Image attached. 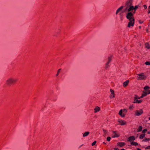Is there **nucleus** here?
I'll use <instances>...</instances> for the list:
<instances>
[{"label": "nucleus", "mask_w": 150, "mask_h": 150, "mask_svg": "<svg viewBox=\"0 0 150 150\" xmlns=\"http://www.w3.org/2000/svg\"><path fill=\"white\" fill-rule=\"evenodd\" d=\"M147 93H146V91H143V93L141 96L139 97H138L137 95H135V97H134V98H135V99H138L142 98L144 97L147 96Z\"/></svg>", "instance_id": "nucleus-4"}, {"label": "nucleus", "mask_w": 150, "mask_h": 150, "mask_svg": "<svg viewBox=\"0 0 150 150\" xmlns=\"http://www.w3.org/2000/svg\"><path fill=\"white\" fill-rule=\"evenodd\" d=\"M133 0H128L125 4V8L124 11H132L133 10H136L138 8V5H136L134 7L132 5Z\"/></svg>", "instance_id": "nucleus-2"}, {"label": "nucleus", "mask_w": 150, "mask_h": 150, "mask_svg": "<svg viewBox=\"0 0 150 150\" xmlns=\"http://www.w3.org/2000/svg\"><path fill=\"white\" fill-rule=\"evenodd\" d=\"M121 150H125V149H122Z\"/></svg>", "instance_id": "nucleus-44"}, {"label": "nucleus", "mask_w": 150, "mask_h": 150, "mask_svg": "<svg viewBox=\"0 0 150 150\" xmlns=\"http://www.w3.org/2000/svg\"><path fill=\"white\" fill-rule=\"evenodd\" d=\"M112 132H113V137H119L120 135L119 134H118L117 133L116 131H113Z\"/></svg>", "instance_id": "nucleus-9"}, {"label": "nucleus", "mask_w": 150, "mask_h": 150, "mask_svg": "<svg viewBox=\"0 0 150 150\" xmlns=\"http://www.w3.org/2000/svg\"><path fill=\"white\" fill-rule=\"evenodd\" d=\"M146 93H147V94H150V90H148L146 91Z\"/></svg>", "instance_id": "nucleus-34"}, {"label": "nucleus", "mask_w": 150, "mask_h": 150, "mask_svg": "<svg viewBox=\"0 0 150 150\" xmlns=\"http://www.w3.org/2000/svg\"><path fill=\"white\" fill-rule=\"evenodd\" d=\"M134 101L133 102L134 103H140L142 101V100H138L137 99H135V98L134 99Z\"/></svg>", "instance_id": "nucleus-12"}, {"label": "nucleus", "mask_w": 150, "mask_h": 150, "mask_svg": "<svg viewBox=\"0 0 150 150\" xmlns=\"http://www.w3.org/2000/svg\"><path fill=\"white\" fill-rule=\"evenodd\" d=\"M110 91L111 93V94L112 95V98H114L115 97V94H114V91L112 89H110Z\"/></svg>", "instance_id": "nucleus-15"}, {"label": "nucleus", "mask_w": 150, "mask_h": 150, "mask_svg": "<svg viewBox=\"0 0 150 150\" xmlns=\"http://www.w3.org/2000/svg\"><path fill=\"white\" fill-rule=\"evenodd\" d=\"M125 144V143L123 142H119L118 143V145L120 146H122Z\"/></svg>", "instance_id": "nucleus-17"}, {"label": "nucleus", "mask_w": 150, "mask_h": 150, "mask_svg": "<svg viewBox=\"0 0 150 150\" xmlns=\"http://www.w3.org/2000/svg\"><path fill=\"white\" fill-rule=\"evenodd\" d=\"M135 139L134 137L133 136H131L129 138V141H131L132 140H134Z\"/></svg>", "instance_id": "nucleus-14"}, {"label": "nucleus", "mask_w": 150, "mask_h": 150, "mask_svg": "<svg viewBox=\"0 0 150 150\" xmlns=\"http://www.w3.org/2000/svg\"><path fill=\"white\" fill-rule=\"evenodd\" d=\"M145 64L147 65H150V62H146L145 63Z\"/></svg>", "instance_id": "nucleus-26"}, {"label": "nucleus", "mask_w": 150, "mask_h": 150, "mask_svg": "<svg viewBox=\"0 0 150 150\" xmlns=\"http://www.w3.org/2000/svg\"><path fill=\"white\" fill-rule=\"evenodd\" d=\"M110 98H112V94H111V95L110 96Z\"/></svg>", "instance_id": "nucleus-37"}, {"label": "nucleus", "mask_w": 150, "mask_h": 150, "mask_svg": "<svg viewBox=\"0 0 150 150\" xmlns=\"http://www.w3.org/2000/svg\"><path fill=\"white\" fill-rule=\"evenodd\" d=\"M137 150H142L140 148H137Z\"/></svg>", "instance_id": "nucleus-40"}, {"label": "nucleus", "mask_w": 150, "mask_h": 150, "mask_svg": "<svg viewBox=\"0 0 150 150\" xmlns=\"http://www.w3.org/2000/svg\"><path fill=\"white\" fill-rule=\"evenodd\" d=\"M144 7L145 9H146L147 8V6L146 5H144Z\"/></svg>", "instance_id": "nucleus-33"}, {"label": "nucleus", "mask_w": 150, "mask_h": 150, "mask_svg": "<svg viewBox=\"0 0 150 150\" xmlns=\"http://www.w3.org/2000/svg\"><path fill=\"white\" fill-rule=\"evenodd\" d=\"M150 88V87L148 86H146L144 88V89L145 90V91H146L148 90V89H149Z\"/></svg>", "instance_id": "nucleus-16"}, {"label": "nucleus", "mask_w": 150, "mask_h": 150, "mask_svg": "<svg viewBox=\"0 0 150 150\" xmlns=\"http://www.w3.org/2000/svg\"><path fill=\"white\" fill-rule=\"evenodd\" d=\"M114 150H119V149L117 148H115L114 149Z\"/></svg>", "instance_id": "nucleus-38"}, {"label": "nucleus", "mask_w": 150, "mask_h": 150, "mask_svg": "<svg viewBox=\"0 0 150 150\" xmlns=\"http://www.w3.org/2000/svg\"><path fill=\"white\" fill-rule=\"evenodd\" d=\"M118 122L121 125H125L126 122L122 120H118Z\"/></svg>", "instance_id": "nucleus-8"}, {"label": "nucleus", "mask_w": 150, "mask_h": 150, "mask_svg": "<svg viewBox=\"0 0 150 150\" xmlns=\"http://www.w3.org/2000/svg\"><path fill=\"white\" fill-rule=\"evenodd\" d=\"M139 28H141V26H139Z\"/></svg>", "instance_id": "nucleus-46"}, {"label": "nucleus", "mask_w": 150, "mask_h": 150, "mask_svg": "<svg viewBox=\"0 0 150 150\" xmlns=\"http://www.w3.org/2000/svg\"><path fill=\"white\" fill-rule=\"evenodd\" d=\"M109 63H108L107 62V63L105 64V68H108L109 66Z\"/></svg>", "instance_id": "nucleus-25"}, {"label": "nucleus", "mask_w": 150, "mask_h": 150, "mask_svg": "<svg viewBox=\"0 0 150 150\" xmlns=\"http://www.w3.org/2000/svg\"><path fill=\"white\" fill-rule=\"evenodd\" d=\"M133 108V106L132 105H130L129 106V108L130 109H132Z\"/></svg>", "instance_id": "nucleus-32"}, {"label": "nucleus", "mask_w": 150, "mask_h": 150, "mask_svg": "<svg viewBox=\"0 0 150 150\" xmlns=\"http://www.w3.org/2000/svg\"><path fill=\"white\" fill-rule=\"evenodd\" d=\"M147 129H144L143 131V133H145L146 131H147Z\"/></svg>", "instance_id": "nucleus-31"}, {"label": "nucleus", "mask_w": 150, "mask_h": 150, "mask_svg": "<svg viewBox=\"0 0 150 150\" xmlns=\"http://www.w3.org/2000/svg\"><path fill=\"white\" fill-rule=\"evenodd\" d=\"M146 32H148V29H147L146 30Z\"/></svg>", "instance_id": "nucleus-42"}, {"label": "nucleus", "mask_w": 150, "mask_h": 150, "mask_svg": "<svg viewBox=\"0 0 150 150\" xmlns=\"http://www.w3.org/2000/svg\"><path fill=\"white\" fill-rule=\"evenodd\" d=\"M137 75L139 76V77H137L138 79H144L146 78V76L144 75L143 73L138 74Z\"/></svg>", "instance_id": "nucleus-6"}, {"label": "nucleus", "mask_w": 150, "mask_h": 150, "mask_svg": "<svg viewBox=\"0 0 150 150\" xmlns=\"http://www.w3.org/2000/svg\"><path fill=\"white\" fill-rule=\"evenodd\" d=\"M136 11L134 10L133 12L132 11H127L123 12L125 13L126 17L129 22L128 23L127 27H130L131 26H133L134 23V14L135 13Z\"/></svg>", "instance_id": "nucleus-1"}, {"label": "nucleus", "mask_w": 150, "mask_h": 150, "mask_svg": "<svg viewBox=\"0 0 150 150\" xmlns=\"http://www.w3.org/2000/svg\"><path fill=\"white\" fill-rule=\"evenodd\" d=\"M146 149H150V145L149 146H148L147 147H146Z\"/></svg>", "instance_id": "nucleus-35"}, {"label": "nucleus", "mask_w": 150, "mask_h": 150, "mask_svg": "<svg viewBox=\"0 0 150 150\" xmlns=\"http://www.w3.org/2000/svg\"><path fill=\"white\" fill-rule=\"evenodd\" d=\"M129 81V80H127L125 81L123 83V86L125 87H126L128 85Z\"/></svg>", "instance_id": "nucleus-11"}, {"label": "nucleus", "mask_w": 150, "mask_h": 150, "mask_svg": "<svg viewBox=\"0 0 150 150\" xmlns=\"http://www.w3.org/2000/svg\"><path fill=\"white\" fill-rule=\"evenodd\" d=\"M119 12L117 10L116 12V14H117Z\"/></svg>", "instance_id": "nucleus-39"}, {"label": "nucleus", "mask_w": 150, "mask_h": 150, "mask_svg": "<svg viewBox=\"0 0 150 150\" xmlns=\"http://www.w3.org/2000/svg\"><path fill=\"white\" fill-rule=\"evenodd\" d=\"M83 145V144H82V145L80 146L79 147V148L81 147V146H82V145Z\"/></svg>", "instance_id": "nucleus-43"}, {"label": "nucleus", "mask_w": 150, "mask_h": 150, "mask_svg": "<svg viewBox=\"0 0 150 150\" xmlns=\"http://www.w3.org/2000/svg\"><path fill=\"white\" fill-rule=\"evenodd\" d=\"M122 112L126 113L127 112V110L125 109H124L123 110L121 109L119 112V115L122 117H124L125 116V114L124 113H123Z\"/></svg>", "instance_id": "nucleus-5"}, {"label": "nucleus", "mask_w": 150, "mask_h": 150, "mask_svg": "<svg viewBox=\"0 0 150 150\" xmlns=\"http://www.w3.org/2000/svg\"><path fill=\"white\" fill-rule=\"evenodd\" d=\"M111 139V138L110 137H108L107 138V140L108 141V142H109L110 141V140Z\"/></svg>", "instance_id": "nucleus-29"}, {"label": "nucleus", "mask_w": 150, "mask_h": 150, "mask_svg": "<svg viewBox=\"0 0 150 150\" xmlns=\"http://www.w3.org/2000/svg\"><path fill=\"white\" fill-rule=\"evenodd\" d=\"M145 134H143L141 135L140 136L139 138L140 139H142L145 136Z\"/></svg>", "instance_id": "nucleus-21"}, {"label": "nucleus", "mask_w": 150, "mask_h": 150, "mask_svg": "<svg viewBox=\"0 0 150 150\" xmlns=\"http://www.w3.org/2000/svg\"><path fill=\"white\" fill-rule=\"evenodd\" d=\"M139 22L141 24L143 23V21H142L140 20L139 21Z\"/></svg>", "instance_id": "nucleus-36"}, {"label": "nucleus", "mask_w": 150, "mask_h": 150, "mask_svg": "<svg viewBox=\"0 0 150 150\" xmlns=\"http://www.w3.org/2000/svg\"><path fill=\"white\" fill-rule=\"evenodd\" d=\"M89 133H90L89 132H84L83 133V137H86L88 136L89 134Z\"/></svg>", "instance_id": "nucleus-13"}, {"label": "nucleus", "mask_w": 150, "mask_h": 150, "mask_svg": "<svg viewBox=\"0 0 150 150\" xmlns=\"http://www.w3.org/2000/svg\"><path fill=\"white\" fill-rule=\"evenodd\" d=\"M100 110V108L98 106H96L94 109V112L96 113L98 112Z\"/></svg>", "instance_id": "nucleus-10"}, {"label": "nucleus", "mask_w": 150, "mask_h": 150, "mask_svg": "<svg viewBox=\"0 0 150 150\" xmlns=\"http://www.w3.org/2000/svg\"><path fill=\"white\" fill-rule=\"evenodd\" d=\"M148 13H150V9L149 10V11L148 12Z\"/></svg>", "instance_id": "nucleus-41"}, {"label": "nucleus", "mask_w": 150, "mask_h": 150, "mask_svg": "<svg viewBox=\"0 0 150 150\" xmlns=\"http://www.w3.org/2000/svg\"><path fill=\"white\" fill-rule=\"evenodd\" d=\"M96 141H94V142H93L92 143V146H94V145H95V144H96Z\"/></svg>", "instance_id": "nucleus-30"}, {"label": "nucleus", "mask_w": 150, "mask_h": 150, "mask_svg": "<svg viewBox=\"0 0 150 150\" xmlns=\"http://www.w3.org/2000/svg\"><path fill=\"white\" fill-rule=\"evenodd\" d=\"M111 60V58L110 57H109L108 58V61L107 62L108 63H109Z\"/></svg>", "instance_id": "nucleus-27"}, {"label": "nucleus", "mask_w": 150, "mask_h": 150, "mask_svg": "<svg viewBox=\"0 0 150 150\" xmlns=\"http://www.w3.org/2000/svg\"><path fill=\"white\" fill-rule=\"evenodd\" d=\"M17 81V79L12 77L8 78L6 81V83L8 85H10L16 83Z\"/></svg>", "instance_id": "nucleus-3"}, {"label": "nucleus", "mask_w": 150, "mask_h": 150, "mask_svg": "<svg viewBox=\"0 0 150 150\" xmlns=\"http://www.w3.org/2000/svg\"><path fill=\"white\" fill-rule=\"evenodd\" d=\"M149 8H150V5L149 6Z\"/></svg>", "instance_id": "nucleus-45"}, {"label": "nucleus", "mask_w": 150, "mask_h": 150, "mask_svg": "<svg viewBox=\"0 0 150 150\" xmlns=\"http://www.w3.org/2000/svg\"><path fill=\"white\" fill-rule=\"evenodd\" d=\"M103 132H104V134L105 135L107 134H108V132H107V131H106V130H105L104 129H103Z\"/></svg>", "instance_id": "nucleus-24"}, {"label": "nucleus", "mask_w": 150, "mask_h": 150, "mask_svg": "<svg viewBox=\"0 0 150 150\" xmlns=\"http://www.w3.org/2000/svg\"><path fill=\"white\" fill-rule=\"evenodd\" d=\"M149 119L150 120V117L149 118Z\"/></svg>", "instance_id": "nucleus-47"}, {"label": "nucleus", "mask_w": 150, "mask_h": 150, "mask_svg": "<svg viewBox=\"0 0 150 150\" xmlns=\"http://www.w3.org/2000/svg\"><path fill=\"white\" fill-rule=\"evenodd\" d=\"M145 47L146 48L148 49H149L150 47L149 45L147 43L145 44Z\"/></svg>", "instance_id": "nucleus-22"}, {"label": "nucleus", "mask_w": 150, "mask_h": 150, "mask_svg": "<svg viewBox=\"0 0 150 150\" xmlns=\"http://www.w3.org/2000/svg\"><path fill=\"white\" fill-rule=\"evenodd\" d=\"M143 112L142 110H136L135 115L136 116H139L141 115Z\"/></svg>", "instance_id": "nucleus-7"}, {"label": "nucleus", "mask_w": 150, "mask_h": 150, "mask_svg": "<svg viewBox=\"0 0 150 150\" xmlns=\"http://www.w3.org/2000/svg\"><path fill=\"white\" fill-rule=\"evenodd\" d=\"M124 7H125V6H121L117 10V11H118V12H119Z\"/></svg>", "instance_id": "nucleus-18"}, {"label": "nucleus", "mask_w": 150, "mask_h": 150, "mask_svg": "<svg viewBox=\"0 0 150 150\" xmlns=\"http://www.w3.org/2000/svg\"><path fill=\"white\" fill-rule=\"evenodd\" d=\"M142 127L141 126H140L138 129V130H137V131L138 132H139L140 131H142Z\"/></svg>", "instance_id": "nucleus-20"}, {"label": "nucleus", "mask_w": 150, "mask_h": 150, "mask_svg": "<svg viewBox=\"0 0 150 150\" xmlns=\"http://www.w3.org/2000/svg\"><path fill=\"white\" fill-rule=\"evenodd\" d=\"M61 69H59L58 70V71H57V74H56V76H58V74H59L60 71L61 70Z\"/></svg>", "instance_id": "nucleus-28"}, {"label": "nucleus", "mask_w": 150, "mask_h": 150, "mask_svg": "<svg viewBox=\"0 0 150 150\" xmlns=\"http://www.w3.org/2000/svg\"><path fill=\"white\" fill-rule=\"evenodd\" d=\"M150 140V138H145L143 140V141H144V142H147V141H148L149 140Z\"/></svg>", "instance_id": "nucleus-23"}, {"label": "nucleus", "mask_w": 150, "mask_h": 150, "mask_svg": "<svg viewBox=\"0 0 150 150\" xmlns=\"http://www.w3.org/2000/svg\"><path fill=\"white\" fill-rule=\"evenodd\" d=\"M131 144L133 145L137 146L138 145V144L137 143L135 142H131Z\"/></svg>", "instance_id": "nucleus-19"}]
</instances>
